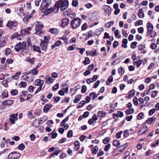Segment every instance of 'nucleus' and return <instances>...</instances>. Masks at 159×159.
<instances>
[{
	"label": "nucleus",
	"mask_w": 159,
	"mask_h": 159,
	"mask_svg": "<svg viewBox=\"0 0 159 159\" xmlns=\"http://www.w3.org/2000/svg\"><path fill=\"white\" fill-rule=\"evenodd\" d=\"M65 14H66L67 16L71 18L75 16V13H68L67 11H66L65 13Z\"/></svg>",
	"instance_id": "obj_55"
},
{
	"label": "nucleus",
	"mask_w": 159,
	"mask_h": 159,
	"mask_svg": "<svg viewBox=\"0 0 159 159\" xmlns=\"http://www.w3.org/2000/svg\"><path fill=\"white\" fill-rule=\"evenodd\" d=\"M82 96L81 94H78L75 96V98L74 100L75 103H77L81 99Z\"/></svg>",
	"instance_id": "obj_24"
},
{
	"label": "nucleus",
	"mask_w": 159,
	"mask_h": 159,
	"mask_svg": "<svg viewBox=\"0 0 159 159\" xmlns=\"http://www.w3.org/2000/svg\"><path fill=\"white\" fill-rule=\"evenodd\" d=\"M62 44L60 40H58L56 42L55 44L52 47V48L53 49L55 48L60 46Z\"/></svg>",
	"instance_id": "obj_25"
},
{
	"label": "nucleus",
	"mask_w": 159,
	"mask_h": 159,
	"mask_svg": "<svg viewBox=\"0 0 159 159\" xmlns=\"http://www.w3.org/2000/svg\"><path fill=\"white\" fill-rule=\"evenodd\" d=\"M90 62L89 58L88 57H86L85 58L84 61H83V63L85 65L89 64Z\"/></svg>",
	"instance_id": "obj_34"
},
{
	"label": "nucleus",
	"mask_w": 159,
	"mask_h": 159,
	"mask_svg": "<svg viewBox=\"0 0 159 159\" xmlns=\"http://www.w3.org/2000/svg\"><path fill=\"white\" fill-rule=\"evenodd\" d=\"M14 101L11 100H7L4 101L2 102V104L6 106L11 105L14 102Z\"/></svg>",
	"instance_id": "obj_16"
},
{
	"label": "nucleus",
	"mask_w": 159,
	"mask_h": 159,
	"mask_svg": "<svg viewBox=\"0 0 159 159\" xmlns=\"http://www.w3.org/2000/svg\"><path fill=\"white\" fill-rule=\"evenodd\" d=\"M110 141V139L108 137H106L102 140V142L105 144H107Z\"/></svg>",
	"instance_id": "obj_51"
},
{
	"label": "nucleus",
	"mask_w": 159,
	"mask_h": 159,
	"mask_svg": "<svg viewBox=\"0 0 159 159\" xmlns=\"http://www.w3.org/2000/svg\"><path fill=\"white\" fill-rule=\"evenodd\" d=\"M75 45L73 44L71 46H69L67 48V50L68 51H73L75 49Z\"/></svg>",
	"instance_id": "obj_44"
},
{
	"label": "nucleus",
	"mask_w": 159,
	"mask_h": 159,
	"mask_svg": "<svg viewBox=\"0 0 159 159\" xmlns=\"http://www.w3.org/2000/svg\"><path fill=\"white\" fill-rule=\"evenodd\" d=\"M158 93V91H151V97L152 98H155L157 93Z\"/></svg>",
	"instance_id": "obj_46"
},
{
	"label": "nucleus",
	"mask_w": 159,
	"mask_h": 159,
	"mask_svg": "<svg viewBox=\"0 0 159 159\" xmlns=\"http://www.w3.org/2000/svg\"><path fill=\"white\" fill-rule=\"evenodd\" d=\"M86 90H87L86 86L85 85H83L81 88V92L82 93H85L86 91Z\"/></svg>",
	"instance_id": "obj_57"
},
{
	"label": "nucleus",
	"mask_w": 159,
	"mask_h": 159,
	"mask_svg": "<svg viewBox=\"0 0 159 159\" xmlns=\"http://www.w3.org/2000/svg\"><path fill=\"white\" fill-rule=\"evenodd\" d=\"M138 16L140 18H142L144 16V13L141 9H139L138 13Z\"/></svg>",
	"instance_id": "obj_33"
},
{
	"label": "nucleus",
	"mask_w": 159,
	"mask_h": 159,
	"mask_svg": "<svg viewBox=\"0 0 159 159\" xmlns=\"http://www.w3.org/2000/svg\"><path fill=\"white\" fill-rule=\"evenodd\" d=\"M43 83L44 81L39 79H37L34 82V85L36 86H42Z\"/></svg>",
	"instance_id": "obj_15"
},
{
	"label": "nucleus",
	"mask_w": 159,
	"mask_h": 159,
	"mask_svg": "<svg viewBox=\"0 0 159 159\" xmlns=\"http://www.w3.org/2000/svg\"><path fill=\"white\" fill-rule=\"evenodd\" d=\"M86 102L85 101H81L80 102L78 103V105L77 106V109H79L82 107H83L84 105L85 104Z\"/></svg>",
	"instance_id": "obj_29"
},
{
	"label": "nucleus",
	"mask_w": 159,
	"mask_h": 159,
	"mask_svg": "<svg viewBox=\"0 0 159 159\" xmlns=\"http://www.w3.org/2000/svg\"><path fill=\"white\" fill-rule=\"evenodd\" d=\"M106 115L105 112L99 111L97 113V115L99 117H102Z\"/></svg>",
	"instance_id": "obj_28"
},
{
	"label": "nucleus",
	"mask_w": 159,
	"mask_h": 159,
	"mask_svg": "<svg viewBox=\"0 0 159 159\" xmlns=\"http://www.w3.org/2000/svg\"><path fill=\"white\" fill-rule=\"evenodd\" d=\"M98 150V148L97 146L94 147L92 149V153L94 154H96Z\"/></svg>",
	"instance_id": "obj_47"
},
{
	"label": "nucleus",
	"mask_w": 159,
	"mask_h": 159,
	"mask_svg": "<svg viewBox=\"0 0 159 159\" xmlns=\"http://www.w3.org/2000/svg\"><path fill=\"white\" fill-rule=\"evenodd\" d=\"M41 111L39 109L37 110L34 112V114L38 116L40 115Z\"/></svg>",
	"instance_id": "obj_62"
},
{
	"label": "nucleus",
	"mask_w": 159,
	"mask_h": 159,
	"mask_svg": "<svg viewBox=\"0 0 159 159\" xmlns=\"http://www.w3.org/2000/svg\"><path fill=\"white\" fill-rule=\"evenodd\" d=\"M113 145L116 147H118L120 145V143L119 140L116 139L114 140Z\"/></svg>",
	"instance_id": "obj_32"
},
{
	"label": "nucleus",
	"mask_w": 159,
	"mask_h": 159,
	"mask_svg": "<svg viewBox=\"0 0 159 159\" xmlns=\"http://www.w3.org/2000/svg\"><path fill=\"white\" fill-rule=\"evenodd\" d=\"M157 47V45L155 43H152L150 45V47L152 50L155 49Z\"/></svg>",
	"instance_id": "obj_63"
},
{
	"label": "nucleus",
	"mask_w": 159,
	"mask_h": 159,
	"mask_svg": "<svg viewBox=\"0 0 159 159\" xmlns=\"http://www.w3.org/2000/svg\"><path fill=\"white\" fill-rule=\"evenodd\" d=\"M147 35L150 36L151 38L155 37L156 35V33L154 30H152L151 31L147 32Z\"/></svg>",
	"instance_id": "obj_20"
},
{
	"label": "nucleus",
	"mask_w": 159,
	"mask_h": 159,
	"mask_svg": "<svg viewBox=\"0 0 159 159\" xmlns=\"http://www.w3.org/2000/svg\"><path fill=\"white\" fill-rule=\"evenodd\" d=\"M54 80L52 79L51 77H49L48 78L47 80L46 81V83L48 84H50L51 83H52Z\"/></svg>",
	"instance_id": "obj_39"
},
{
	"label": "nucleus",
	"mask_w": 159,
	"mask_h": 159,
	"mask_svg": "<svg viewBox=\"0 0 159 159\" xmlns=\"http://www.w3.org/2000/svg\"><path fill=\"white\" fill-rule=\"evenodd\" d=\"M27 86V84L25 82H21L19 84V87L20 88H25Z\"/></svg>",
	"instance_id": "obj_37"
},
{
	"label": "nucleus",
	"mask_w": 159,
	"mask_h": 159,
	"mask_svg": "<svg viewBox=\"0 0 159 159\" xmlns=\"http://www.w3.org/2000/svg\"><path fill=\"white\" fill-rule=\"evenodd\" d=\"M69 116H67L65 119L62 120L60 124V126H62L65 125V123L69 119Z\"/></svg>",
	"instance_id": "obj_41"
},
{
	"label": "nucleus",
	"mask_w": 159,
	"mask_h": 159,
	"mask_svg": "<svg viewBox=\"0 0 159 159\" xmlns=\"http://www.w3.org/2000/svg\"><path fill=\"white\" fill-rule=\"evenodd\" d=\"M18 24V22L17 21H13L11 20H9L7 22V26L10 28H12L13 27L16 26Z\"/></svg>",
	"instance_id": "obj_12"
},
{
	"label": "nucleus",
	"mask_w": 159,
	"mask_h": 159,
	"mask_svg": "<svg viewBox=\"0 0 159 159\" xmlns=\"http://www.w3.org/2000/svg\"><path fill=\"white\" fill-rule=\"evenodd\" d=\"M11 94L12 96H15L18 93V90L16 89H13L11 91Z\"/></svg>",
	"instance_id": "obj_49"
},
{
	"label": "nucleus",
	"mask_w": 159,
	"mask_h": 159,
	"mask_svg": "<svg viewBox=\"0 0 159 159\" xmlns=\"http://www.w3.org/2000/svg\"><path fill=\"white\" fill-rule=\"evenodd\" d=\"M27 43L28 44L27 47L28 50H30V49L31 50L32 49L31 47L32 46L30 39H27Z\"/></svg>",
	"instance_id": "obj_36"
},
{
	"label": "nucleus",
	"mask_w": 159,
	"mask_h": 159,
	"mask_svg": "<svg viewBox=\"0 0 159 159\" xmlns=\"http://www.w3.org/2000/svg\"><path fill=\"white\" fill-rule=\"evenodd\" d=\"M30 140L31 141H34L36 139V136L34 134H31L30 135Z\"/></svg>",
	"instance_id": "obj_60"
},
{
	"label": "nucleus",
	"mask_w": 159,
	"mask_h": 159,
	"mask_svg": "<svg viewBox=\"0 0 159 159\" xmlns=\"http://www.w3.org/2000/svg\"><path fill=\"white\" fill-rule=\"evenodd\" d=\"M21 34L24 35H28L30 33V31H28L26 28L23 29L21 31Z\"/></svg>",
	"instance_id": "obj_27"
},
{
	"label": "nucleus",
	"mask_w": 159,
	"mask_h": 159,
	"mask_svg": "<svg viewBox=\"0 0 159 159\" xmlns=\"http://www.w3.org/2000/svg\"><path fill=\"white\" fill-rule=\"evenodd\" d=\"M156 110L154 109L150 110L148 112V115L149 116L152 115L155 112Z\"/></svg>",
	"instance_id": "obj_64"
},
{
	"label": "nucleus",
	"mask_w": 159,
	"mask_h": 159,
	"mask_svg": "<svg viewBox=\"0 0 159 159\" xmlns=\"http://www.w3.org/2000/svg\"><path fill=\"white\" fill-rule=\"evenodd\" d=\"M111 147V144L110 143L108 144L107 145H106L104 148V150L106 152L108 151L109 149Z\"/></svg>",
	"instance_id": "obj_58"
},
{
	"label": "nucleus",
	"mask_w": 159,
	"mask_h": 159,
	"mask_svg": "<svg viewBox=\"0 0 159 159\" xmlns=\"http://www.w3.org/2000/svg\"><path fill=\"white\" fill-rule=\"evenodd\" d=\"M52 105L47 104L44 106L43 109V111L45 113H47L48 111L52 107Z\"/></svg>",
	"instance_id": "obj_18"
},
{
	"label": "nucleus",
	"mask_w": 159,
	"mask_h": 159,
	"mask_svg": "<svg viewBox=\"0 0 159 159\" xmlns=\"http://www.w3.org/2000/svg\"><path fill=\"white\" fill-rule=\"evenodd\" d=\"M88 27L87 24L86 23H84L82 25L81 27V30H86Z\"/></svg>",
	"instance_id": "obj_54"
},
{
	"label": "nucleus",
	"mask_w": 159,
	"mask_h": 159,
	"mask_svg": "<svg viewBox=\"0 0 159 159\" xmlns=\"http://www.w3.org/2000/svg\"><path fill=\"white\" fill-rule=\"evenodd\" d=\"M114 23V21H110L108 22L106 24V27H108L109 28L111 25H112Z\"/></svg>",
	"instance_id": "obj_56"
},
{
	"label": "nucleus",
	"mask_w": 159,
	"mask_h": 159,
	"mask_svg": "<svg viewBox=\"0 0 159 159\" xmlns=\"http://www.w3.org/2000/svg\"><path fill=\"white\" fill-rule=\"evenodd\" d=\"M118 71L120 75H122L124 73V70L121 66H120L118 69Z\"/></svg>",
	"instance_id": "obj_40"
},
{
	"label": "nucleus",
	"mask_w": 159,
	"mask_h": 159,
	"mask_svg": "<svg viewBox=\"0 0 159 159\" xmlns=\"http://www.w3.org/2000/svg\"><path fill=\"white\" fill-rule=\"evenodd\" d=\"M18 148L19 150H23L25 148V146L23 143H21L18 145Z\"/></svg>",
	"instance_id": "obj_43"
},
{
	"label": "nucleus",
	"mask_w": 159,
	"mask_h": 159,
	"mask_svg": "<svg viewBox=\"0 0 159 159\" xmlns=\"http://www.w3.org/2000/svg\"><path fill=\"white\" fill-rule=\"evenodd\" d=\"M6 44V41L5 39L3 37L0 39V47L2 48L5 46Z\"/></svg>",
	"instance_id": "obj_22"
},
{
	"label": "nucleus",
	"mask_w": 159,
	"mask_h": 159,
	"mask_svg": "<svg viewBox=\"0 0 159 159\" xmlns=\"http://www.w3.org/2000/svg\"><path fill=\"white\" fill-rule=\"evenodd\" d=\"M51 2V0H43L39 9L42 13H44L46 15H48L54 11L57 8L55 7L48 8L49 7V4Z\"/></svg>",
	"instance_id": "obj_1"
},
{
	"label": "nucleus",
	"mask_w": 159,
	"mask_h": 159,
	"mask_svg": "<svg viewBox=\"0 0 159 159\" xmlns=\"http://www.w3.org/2000/svg\"><path fill=\"white\" fill-rule=\"evenodd\" d=\"M61 150L57 151V150H55L54 152L52 153L50 156V158H51L52 157H54V155L57 156L58 154L61 152Z\"/></svg>",
	"instance_id": "obj_31"
},
{
	"label": "nucleus",
	"mask_w": 159,
	"mask_h": 159,
	"mask_svg": "<svg viewBox=\"0 0 159 159\" xmlns=\"http://www.w3.org/2000/svg\"><path fill=\"white\" fill-rule=\"evenodd\" d=\"M43 26V25L41 22H38L35 25L36 32L35 33V34L40 36H41L42 34H43L42 30Z\"/></svg>",
	"instance_id": "obj_5"
},
{
	"label": "nucleus",
	"mask_w": 159,
	"mask_h": 159,
	"mask_svg": "<svg viewBox=\"0 0 159 159\" xmlns=\"http://www.w3.org/2000/svg\"><path fill=\"white\" fill-rule=\"evenodd\" d=\"M143 62V61L141 60H140L139 57H138L137 60L136 61H133V64L134 66L136 65L137 67H139L142 64Z\"/></svg>",
	"instance_id": "obj_13"
},
{
	"label": "nucleus",
	"mask_w": 159,
	"mask_h": 159,
	"mask_svg": "<svg viewBox=\"0 0 159 159\" xmlns=\"http://www.w3.org/2000/svg\"><path fill=\"white\" fill-rule=\"evenodd\" d=\"M48 43V42L46 43L44 41L41 42L40 43V46L41 49L45 52H46Z\"/></svg>",
	"instance_id": "obj_10"
},
{
	"label": "nucleus",
	"mask_w": 159,
	"mask_h": 159,
	"mask_svg": "<svg viewBox=\"0 0 159 159\" xmlns=\"http://www.w3.org/2000/svg\"><path fill=\"white\" fill-rule=\"evenodd\" d=\"M137 44V43L136 42H132L130 45L131 48L134 49L136 48Z\"/></svg>",
	"instance_id": "obj_53"
},
{
	"label": "nucleus",
	"mask_w": 159,
	"mask_h": 159,
	"mask_svg": "<svg viewBox=\"0 0 159 159\" xmlns=\"http://www.w3.org/2000/svg\"><path fill=\"white\" fill-rule=\"evenodd\" d=\"M17 113L16 114H12L11 116L10 117L9 120L12 124H14L15 123V120H16L17 119Z\"/></svg>",
	"instance_id": "obj_14"
},
{
	"label": "nucleus",
	"mask_w": 159,
	"mask_h": 159,
	"mask_svg": "<svg viewBox=\"0 0 159 159\" xmlns=\"http://www.w3.org/2000/svg\"><path fill=\"white\" fill-rule=\"evenodd\" d=\"M72 5L74 7H77L78 5V0H73L72 2Z\"/></svg>",
	"instance_id": "obj_48"
},
{
	"label": "nucleus",
	"mask_w": 159,
	"mask_h": 159,
	"mask_svg": "<svg viewBox=\"0 0 159 159\" xmlns=\"http://www.w3.org/2000/svg\"><path fill=\"white\" fill-rule=\"evenodd\" d=\"M122 131H120L116 134V139H119L120 138L121 135L122 133Z\"/></svg>",
	"instance_id": "obj_61"
},
{
	"label": "nucleus",
	"mask_w": 159,
	"mask_h": 159,
	"mask_svg": "<svg viewBox=\"0 0 159 159\" xmlns=\"http://www.w3.org/2000/svg\"><path fill=\"white\" fill-rule=\"evenodd\" d=\"M144 117V115L143 112L139 113L137 116V118L138 120H140L143 119Z\"/></svg>",
	"instance_id": "obj_35"
},
{
	"label": "nucleus",
	"mask_w": 159,
	"mask_h": 159,
	"mask_svg": "<svg viewBox=\"0 0 159 159\" xmlns=\"http://www.w3.org/2000/svg\"><path fill=\"white\" fill-rule=\"evenodd\" d=\"M129 130L127 129L124 131L123 133V136L125 138L127 137L129 135Z\"/></svg>",
	"instance_id": "obj_50"
},
{
	"label": "nucleus",
	"mask_w": 159,
	"mask_h": 159,
	"mask_svg": "<svg viewBox=\"0 0 159 159\" xmlns=\"http://www.w3.org/2000/svg\"><path fill=\"white\" fill-rule=\"evenodd\" d=\"M26 43V42H23L22 43L20 42H19L15 46V50L16 52H19L20 50L22 49V50L21 52H22V51L27 49Z\"/></svg>",
	"instance_id": "obj_3"
},
{
	"label": "nucleus",
	"mask_w": 159,
	"mask_h": 159,
	"mask_svg": "<svg viewBox=\"0 0 159 159\" xmlns=\"http://www.w3.org/2000/svg\"><path fill=\"white\" fill-rule=\"evenodd\" d=\"M32 47L33 48V50L34 51H36L37 52L39 53H41V52L40 50V48L39 46H36L34 45L32 46Z\"/></svg>",
	"instance_id": "obj_23"
},
{
	"label": "nucleus",
	"mask_w": 159,
	"mask_h": 159,
	"mask_svg": "<svg viewBox=\"0 0 159 159\" xmlns=\"http://www.w3.org/2000/svg\"><path fill=\"white\" fill-rule=\"evenodd\" d=\"M70 22V20L68 18H64L62 20V23L61 24V26L64 27L69 24Z\"/></svg>",
	"instance_id": "obj_11"
},
{
	"label": "nucleus",
	"mask_w": 159,
	"mask_h": 159,
	"mask_svg": "<svg viewBox=\"0 0 159 159\" xmlns=\"http://www.w3.org/2000/svg\"><path fill=\"white\" fill-rule=\"evenodd\" d=\"M92 95H93L92 97V98L93 100H95L98 97V94H96L95 92H93L90 93L89 96L91 97Z\"/></svg>",
	"instance_id": "obj_30"
},
{
	"label": "nucleus",
	"mask_w": 159,
	"mask_h": 159,
	"mask_svg": "<svg viewBox=\"0 0 159 159\" xmlns=\"http://www.w3.org/2000/svg\"><path fill=\"white\" fill-rule=\"evenodd\" d=\"M69 5V2L67 0H65L64 2L62 0H59L56 3L54 6L59 9L60 6H64L68 7Z\"/></svg>",
	"instance_id": "obj_6"
},
{
	"label": "nucleus",
	"mask_w": 159,
	"mask_h": 159,
	"mask_svg": "<svg viewBox=\"0 0 159 159\" xmlns=\"http://www.w3.org/2000/svg\"><path fill=\"white\" fill-rule=\"evenodd\" d=\"M30 70V72H31V73L33 75H37L39 72L36 69L34 68L32 70Z\"/></svg>",
	"instance_id": "obj_42"
},
{
	"label": "nucleus",
	"mask_w": 159,
	"mask_h": 159,
	"mask_svg": "<svg viewBox=\"0 0 159 159\" xmlns=\"http://www.w3.org/2000/svg\"><path fill=\"white\" fill-rule=\"evenodd\" d=\"M103 9L105 13L107 14L108 16H110L111 14V8L110 6L107 5H104L103 6Z\"/></svg>",
	"instance_id": "obj_9"
},
{
	"label": "nucleus",
	"mask_w": 159,
	"mask_h": 159,
	"mask_svg": "<svg viewBox=\"0 0 159 159\" xmlns=\"http://www.w3.org/2000/svg\"><path fill=\"white\" fill-rule=\"evenodd\" d=\"M73 132L72 130H70L68 131L67 134V137L68 138H70L73 136Z\"/></svg>",
	"instance_id": "obj_52"
},
{
	"label": "nucleus",
	"mask_w": 159,
	"mask_h": 159,
	"mask_svg": "<svg viewBox=\"0 0 159 159\" xmlns=\"http://www.w3.org/2000/svg\"><path fill=\"white\" fill-rule=\"evenodd\" d=\"M59 30L55 28L50 29L49 30V32L52 34H57L58 33Z\"/></svg>",
	"instance_id": "obj_21"
},
{
	"label": "nucleus",
	"mask_w": 159,
	"mask_h": 159,
	"mask_svg": "<svg viewBox=\"0 0 159 159\" xmlns=\"http://www.w3.org/2000/svg\"><path fill=\"white\" fill-rule=\"evenodd\" d=\"M5 55L7 56L11 52V50L10 48H7L5 50Z\"/></svg>",
	"instance_id": "obj_59"
},
{
	"label": "nucleus",
	"mask_w": 159,
	"mask_h": 159,
	"mask_svg": "<svg viewBox=\"0 0 159 159\" xmlns=\"http://www.w3.org/2000/svg\"><path fill=\"white\" fill-rule=\"evenodd\" d=\"M20 154L19 152H12L8 155L7 159H17L20 157Z\"/></svg>",
	"instance_id": "obj_7"
},
{
	"label": "nucleus",
	"mask_w": 159,
	"mask_h": 159,
	"mask_svg": "<svg viewBox=\"0 0 159 159\" xmlns=\"http://www.w3.org/2000/svg\"><path fill=\"white\" fill-rule=\"evenodd\" d=\"M143 21L142 20H138L135 23V25L136 26H139L143 24Z\"/></svg>",
	"instance_id": "obj_45"
},
{
	"label": "nucleus",
	"mask_w": 159,
	"mask_h": 159,
	"mask_svg": "<svg viewBox=\"0 0 159 159\" xmlns=\"http://www.w3.org/2000/svg\"><path fill=\"white\" fill-rule=\"evenodd\" d=\"M82 20L80 18H75L70 22V25L73 29L77 28L80 25Z\"/></svg>",
	"instance_id": "obj_2"
},
{
	"label": "nucleus",
	"mask_w": 159,
	"mask_h": 159,
	"mask_svg": "<svg viewBox=\"0 0 159 159\" xmlns=\"http://www.w3.org/2000/svg\"><path fill=\"white\" fill-rule=\"evenodd\" d=\"M30 70L23 73L24 75L22 76L21 78H23L24 80L29 82H32L34 78V76L32 74Z\"/></svg>",
	"instance_id": "obj_4"
},
{
	"label": "nucleus",
	"mask_w": 159,
	"mask_h": 159,
	"mask_svg": "<svg viewBox=\"0 0 159 159\" xmlns=\"http://www.w3.org/2000/svg\"><path fill=\"white\" fill-rule=\"evenodd\" d=\"M156 120V118L153 116L148 119L145 121V123L148 125H150L152 123Z\"/></svg>",
	"instance_id": "obj_17"
},
{
	"label": "nucleus",
	"mask_w": 159,
	"mask_h": 159,
	"mask_svg": "<svg viewBox=\"0 0 159 159\" xmlns=\"http://www.w3.org/2000/svg\"><path fill=\"white\" fill-rule=\"evenodd\" d=\"M62 89L65 91V93H67L68 90V85L67 84L65 83L62 85Z\"/></svg>",
	"instance_id": "obj_26"
},
{
	"label": "nucleus",
	"mask_w": 159,
	"mask_h": 159,
	"mask_svg": "<svg viewBox=\"0 0 159 159\" xmlns=\"http://www.w3.org/2000/svg\"><path fill=\"white\" fill-rule=\"evenodd\" d=\"M35 58L34 57H33L31 59L30 57H29L27 58V61L31 64L32 65L34 64V63L35 61Z\"/></svg>",
	"instance_id": "obj_38"
},
{
	"label": "nucleus",
	"mask_w": 159,
	"mask_h": 159,
	"mask_svg": "<svg viewBox=\"0 0 159 159\" xmlns=\"http://www.w3.org/2000/svg\"><path fill=\"white\" fill-rule=\"evenodd\" d=\"M146 26L147 29V32L151 31L153 30V25L150 22H148L147 23Z\"/></svg>",
	"instance_id": "obj_19"
},
{
	"label": "nucleus",
	"mask_w": 159,
	"mask_h": 159,
	"mask_svg": "<svg viewBox=\"0 0 159 159\" xmlns=\"http://www.w3.org/2000/svg\"><path fill=\"white\" fill-rule=\"evenodd\" d=\"M148 130V127L146 125H144L143 126L139 131L138 134L140 135L146 134H147Z\"/></svg>",
	"instance_id": "obj_8"
}]
</instances>
